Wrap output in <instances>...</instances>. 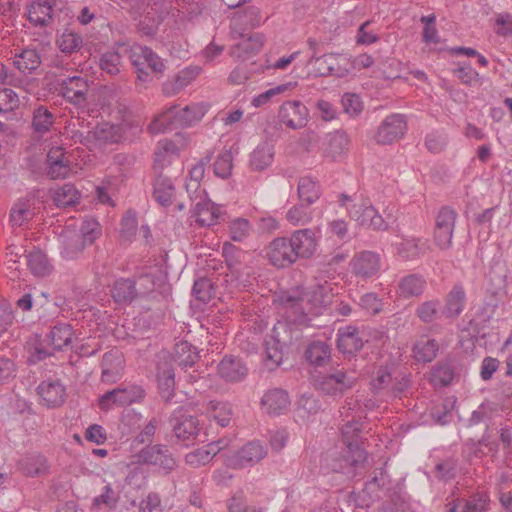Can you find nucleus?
Here are the masks:
<instances>
[{"mask_svg": "<svg viewBox=\"0 0 512 512\" xmlns=\"http://www.w3.org/2000/svg\"><path fill=\"white\" fill-rule=\"evenodd\" d=\"M144 397L145 390L141 386L129 385L106 392L100 397L99 406L102 410H109L112 404L126 406L140 402Z\"/></svg>", "mask_w": 512, "mask_h": 512, "instance_id": "nucleus-8", "label": "nucleus"}, {"mask_svg": "<svg viewBox=\"0 0 512 512\" xmlns=\"http://www.w3.org/2000/svg\"><path fill=\"white\" fill-rule=\"evenodd\" d=\"M130 60L133 66L147 64V68L156 74H162L165 65L161 58L149 47L136 45L131 48Z\"/></svg>", "mask_w": 512, "mask_h": 512, "instance_id": "nucleus-19", "label": "nucleus"}, {"mask_svg": "<svg viewBox=\"0 0 512 512\" xmlns=\"http://www.w3.org/2000/svg\"><path fill=\"white\" fill-rule=\"evenodd\" d=\"M348 212L350 217L361 226L374 230H384L387 227L383 217L371 205L353 204Z\"/></svg>", "mask_w": 512, "mask_h": 512, "instance_id": "nucleus-15", "label": "nucleus"}, {"mask_svg": "<svg viewBox=\"0 0 512 512\" xmlns=\"http://www.w3.org/2000/svg\"><path fill=\"white\" fill-rule=\"evenodd\" d=\"M425 287L426 280L418 274L407 275L398 284L399 293L404 298L420 296Z\"/></svg>", "mask_w": 512, "mask_h": 512, "instance_id": "nucleus-37", "label": "nucleus"}, {"mask_svg": "<svg viewBox=\"0 0 512 512\" xmlns=\"http://www.w3.org/2000/svg\"><path fill=\"white\" fill-rule=\"evenodd\" d=\"M456 218L457 213L449 207H443L437 214L433 239L439 249L447 250L451 247Z\"/></svg>", "mask_w": 512, "mask_h": 512, "instance_id": "nucleus-7", "label": "nucleus"}, {"mask_svg": "<svg viewBox=\"0 0 512 512\" xmlns=\"http://www.w3.org/2000/svg\"><path fill=\"white\" fill-rule=\"evenodd\" d=\"M266 357L265 365L269 370L276 369L283 360L282 344L278 334V327L275 326L271 335L265 341Z\"/></svg>", "mask_w": 512, "mask_h": 512, "instance_id": "nucleus-27", "label": "nucleus"}, {"mask_svg": "<svg viewBox=\"0 0 512 512\" xmlns=\"http://www.w3.org/2000/svg\"><path fill=\"white\" fill-rule=\"evenodd\" d=\"M439 307L438 300H429L421 303L415 313L422 322L431 323L437 318Z\"/></svg>", "mask_w": 512, "mask_h": 512, "instance_id": "nucleus-53", "label": "nucleus"}, {"mask_svg": "<svg viewBox=\"0 0 512 512\" xmlns=\"http://www.w3.org/2000/svg\"><path fill=\"white\" fill-rule=\"evenodd\" d=\"M274 159V146L269 142L259 144L250 154V167L254 171L268 168Z\"/></svg>", "mask_w": 512, "mask_h": 512, "instance_id": "nucleus-31", "label": "nucleus"}, {"mask_svg": "<svg viewBox=\"0 0 512 512\" xmlns=\"http://www.w3.org/2000/svg\"><path fill=\"white\" fill-rule=\"evenodd\" d=\"M119 495L116 491H114L111 485H106L103 488V492L95 497L93 500L94 506H99L104 504L109 509H114L118 503Z\"/></svg>", "mask_w": 512, "mask_h": 512, "instance_id": "nucleus-61", "label": "nucleus"}, {"mask_svg": "<svg viewBox=\"0 0 512 512\" xmlns=\"http://www.w3.org/2000/svg\"><path fill=\"white\" fill-rule=\"evenodd\" d=\"M359 306L370 314H378L382 310V301L375 293H365L359 298Z\"/></svg>", "mask_w": 512, "mask_h": 512, "instance_id": "nucleus-60", "label": "nucleus"}, {"mask_svg": "<svg viewBox=\"0 0 512 512\" xmlns=\"http://www.w3.org/2000/svg\"><path fill=\"white\" fill-rule=\"evenodd\" d=\"M138 464L152 465L161 468L166 474L177 467V461L166 445H146L134 456Z\"/></svg>", "mask_w": 512, "mask_h": 512, "instance_id": "nucleus-5", "label": "nucleus"}, {"mask_svg": "<svg viewBox=\"0 0 512 512\" xmlns=\"http://www.w3.org/2000/svg\"><path fill=\"white\" fill-rule=\"evenodd\" d=\"M358 380L357 373L344 368H332L325 373H319L313 378L316 390L329 396H342L352 390Z\"/></svg>", "mask_w": 512, "mask_h": 512, "instance_id": "nucleus-4", "label": "nucleus"}, {"mask_svg": "<svg viewBox=\"0 0 512 512\" xmlns=\"http://www.w3.org/2000/svg\"><path fill=\"white\" fill-rule=\"evenodd\" d=\"M90 84L86 77H67L58 83L59 94L69 103L83 107L88 102Z\"/></svg>", "mask_w": 512, "mask_h": 512, "instance_id": "nucleus-6", "label": "nucleus"}, {"mask_svg": "<svg viewBox=\"0 0 512 512\" xmlns=\"http://www.w3.org/2000/svg\"><path fill=\"white\" fill-rule=\"evenodd\" d=\"M137 225L136 213L132 210H128L121 220V236L130 240L136 234Z\"/></svg>", "mask_w": 512, "mask_h": 512, "instance_id": "nucleus-57", "label": "nucleus"}, {"mask_svg": "<svg viewBox=\"0 0 512 512\" xmlns=\"http://www.w3.org/2000/svg\"><path fill=\"white\" fill-rule=\"evenodd\" d=\"M220 209L212 202L206 199H201L195 205L192 212V217L200 226H212L219 218Z\"/></svg>", "mask_w": 512, "mask_h": 512, "instance_id": "nucleus-29", "label": "nucleus"}, {"mask_svg": "<svg viewBox=\"0 0 512 512\" xmlns=\"http://www.w3.org/2000/svg\"><path fill=\"white\" fill-rule=\"evenodd\" d=\"M239 36L242 40L231 48L230 55L240 61L258 54L265 42V36L262 33H254L246 38L241 33Z\"/></svg>", "mask_w": 512, "mask_h": 512, "instance_id": "nucleus-18", "label": "nucleus"}, {"mask_svg": "<svg viewBox=\"0 0 512 512\" xmlns=\"http://www.w3.org/2000/svg\"><path fill=\"white\" fill-rule=\"evenodd\" d=\"M38 394L48 407L61 406L66 399V389L60 380H46L39 384Z\"/></svg>", "mask_w": 512, "mask_h": 512, "instance_id": "nucleus-20", "label": "nucleus"}, {"mask_svg": "<svg viewBox=\"0 0 512 512\" xmlns=\"http://www.w3.org/2000/svg\"><path fill=\"white\" fill-rule=\"evenodd\" d=\"M157 280L159 279L152 273H145L138 276L137 280H134L136 283L137 296L145 297L153 292L157 285Z\"/></svg>", "mask_w": 512, "mask_h": 512, "instance_id": "nucleus-55", "label": "nucleus"}, {"mask_svg": "<svg viewBox=\"0 0 512 512\" xmlns=\"http://www.w3.org/2000/svg\"><path fill=\"white\" fill-rule=\"evenodd\" d=\"M57 44L62 52L72 53L81 47L82 38L76 33L66 31L57 40Z\"/></svg>", "mask_w": 512, "mask_h": 512, "instance_id": "nucleus-54", "label": "nucleus"}, {"mask_svg": "<svg viewBox=\"0 0 512 512\" xmlns=\"http://www.w3.org/2000/svg\"><path fill=\"white\" fill-rule=\"evenodd\" d=\"M308 109L300 101H286L279 109L280 122L291 129H300L308 122Z\"/></svg>", "mask_w": 512, "mask_h": 512, "instance_id": "nucleus-11", "label": "nucleus"}, {"mask_svg": "<svg viewBox=\"0 0 512 512\" xmlns=\"http://www.w3.org/2000/svg\"><path fill=\"white\" fill-rule=\"evenodd\" d=\"M308 65L313 66V73L316 76L337 75L342 77L344 72H340L338 65V57L335 54H324L322 56L312 55L308 60Z\"/></svg>", "mask_w": 512, "mask_h": 512, "instance_id": "nucleus-24", "label": "nucleus"}, {"mask_svg": "<svg viewBox=\"0 0 512 512\" xmlns=\"http://www.w3.org/2000/svg\"><path fill=\"white\" fill-rule=\"evenodd\" d=\"M261 404L268 414L279 415L288 409L290 399L285 390L274 388L264 394Z\"/></svg>", "mask_w": 512, "mask_h": 512, "instance_id": "nucleus-22", "label": "nucleus"}, {"mask_svg": "<svg viewBox=\"0 0 512 512\" xmlns=\"http://www.w3.org/2000/svg\"><path fill=\"white\" fill-rule=\"evenodd\" d=\"M156 378L160 396L167 403L174 396L175 373L169 354L158 356Z\"/></svg>", "mask_w": 512, "mask_h": 512, "instance_id": "nucleus-10", "label": "nucleus"}, {"mask_svg": "<svg viewBox=\"0 0 512 512\" xmlns=\"http://www.w3.org/2000/svg\"><path fill=\"white\" fill-rule=\"evenodd\" d=\"M438 348L434 339L418 341L413 348L414 357L419 362H431L436 357Z\"/></svg>", "mask_w": 512, "mask_h": 512, "instance_id": "nucleus-49", "label": "nucleus"}, {"mask_svg": "<svg viewBox=\"0 0 512 512\" xmlns=\"http://www.w3.org/2000/svg\"><path fill=\"white\" fill-rule=\"evenodd\" d=\"M314 216V209L311 204L303 201L293 205L286 213L287 221L294 225L304 226L308 224Z\"/></svg>", "mask_w": 512, "mask_h": 512, "instance_id": "nucleus-40", "label": "nucleus"}, {"mask_svg": "<svg viewBox=\"0 0 512 512\" xmlns=\"http://www.w3.org/2000/svg\"><path fill=\"white\" fill-rule=\"evenodd\" d=\"M175 194V187L171 179L162 172L157 173L153 187V197L162 206L171 204Z\"/></svg>", "mask_w": 512, "mask_h": 512, "instance_id": "nucleus-32", "label": "nucleus"}, {"mask_svg": "<svg viewBox=\"0 0 512 512\" xmlns=\"http://www.w3.org/2000/svg\"><path fill=\"white\" fill-rule=\"evenodd\" d=\"M204 116V110L199 105H189L182 109L176 108L178 125L181 127L192 126Z\"/></svg>", "mask_w": 512, "mask_h": 512, "instance_id": "nucleus-47", "label": "nucleus"}, {"mask_svg": "<svg viewBox=\"0 0 512 512\" xmlns=\"http://www.w3.org/2000/svg\"><path fill=\"white\" fill-rule=\"evenodd\" d=\"M317 250L315 233L311 229L294 231L290 237L275 238L268 246L267 256L277 268H286L298 259H308Z\"/></svg>", "mask_w": 512, "mask_h": 512, "instance_id": "nucleus-2", "label": "nucleus"}, {"mask_svg": "<svg viewBox=\"0 0 512 512\" xmlns=\"http://www.w3.org/2000/svg\"><path fill=\"white\" fill-rule=\"evenodd\" d=\"M232 168L233 156L231 150L222 151L214 163V172L216 176L221 177L222 179H227L231 175Z\"/></svg>", "mask_w": 512, "mask_h": 512, "instance_id": "nucleus-51", "label": "nucleus"}, {"mask_svg": "<svg viewBox=\"0 0 512 512\" xmlns=\"http://www.w3.org/2000/svg\"><path fill=\"white\" fill-rule=\"evenodd\" d=\"M406 130V121L401 114H392L387 116L379 126L375 140L378 144H391L401 138Z\"/></svg>", "mask_w": 512, "mask_h": 512, "instance_id": "nucleus-12", "label": "nucleus"}, {"mask_svg": "<svg viewBox=\"0 0 512 512\" xmlns=\"http://www.w3.org/2000/svg\"><path fill=\"white\" fill-rule=\"evenodd\" d=\"M25 258L28 268L35 276L44 277L50 274L52 267L42 251H32Z\"/></svg>", "mask_w": 512, "mask_h": 512, "instance_id": "nucleus-42", "label": "nucleus"}, {"mask_svg": "<svg viewBox=\"0 0 512 512\" xmlns=\"http://www.w3.org/2000/svg\"><path fill=\"white\" fill-rule=\"evenodd\" d=\"M495 32L499 36L512 37V15L508 12L499 13L495 18Z\"/></svg>", "mask_w": 512, "mask_h": 512, "instance_id": "nucleus-64", "label": "nucleus"}, {"mask_svg": "<svg viewBox=\"0 0 512 512\" xmlns=\"http://www.w3.org/2000/svg\"><path fill=\"white\" fill-rule=\"evenodd\" d=\"M100 68L109 75H117L121 68V55L117 51H107L101 55Z\"/></svg>", "mask_w": 512, "mask_h": 512, "instance_id": "nucleus-52", "label": "nucleus"}, {"mask_svg": "<svg viewBox=\"0 0 512 512\" xmlns=\"http://www.w3.org/2000/svg\"><path fill=\"white\" fill-rule=\"evenodd\" d=\"M192 294L198 301L208 303L216 296V288L210 278L200 277L194 282Z\"/></svg>", "mask_w": 512, "mask_h": 512, "instance_id": "nucleus-45", "label": "nucleus"}, {"mask_svg": "<svg viewBox=\"0 0 512 512\" xmlns=\"http://www.w3.org/2000/svg\"><path fill=\"white\" fill-rule=\"evenodd\" d=\"M267 454L265 447L257 441H252L244 445L236 455V465L244 467L262 460Z\"/></svg>", "mask_w": 512, "mask_h": 512, "instance_id": "nucleus-33", "label": "nucleus"}, {"mask_svg": "<svg viewBox=\"0 0 512 512\" xmlns=\"http://www.w3.org/2000/svg\"><path fill=\"white\" fill-rule=\"evenodd\" d=\"M298 200L313 205L321 196V188L311 177H301L297 185Z\"/></svg>", "mask_w": 512, "mask_h": 512, "instance_id": "nucleus-38", "label": "nucleus"}, {"mask_svg": "<svg viewBox=\"0 0 512 512\" xmlns=\"http://www.w3.org/2000/svg\"><path fill=\"white\" fill-rule=\"evenodd\" d=\"M198 75L197 68H186L176 74L173 79L163 83L162 91L166 96H174L188 86Z\"/></svg>", "mask_w": 512, "mask_h": 512, "instance_id": "nucleus-26", "label": "nucleus"}, {"mask_svg": "<svg viewBox=\"0 0 512 512\" xmlns=\"http://www.w3.org/2000/svg\"><path fill=\"white\" fill-rule=\"evenodd\" d=\"M41 64V57L35 49H24L15 60V65L23 73H31Z\"/></svg>", "mask_w": 512, "mask_h": 512, "instance_id": "nucleus-48", "label": "nucleus"}, {"mask_svg": "<svg viewBox=\"0 0 512 512\" xmlns=\"http://www.w3.org/2000/svg\"><path fill=\"white\" fill-rule=\"evenodd\" d=\"M365 341L357 327L348 326L339 331L337 347L342 353L353 354L362 349Z\"/></svg>", "mask_w": 512, "mask_h": 512, "instance_id": "nucleus-21", "label": "nucleus"}, {"mask_svg": "<svg viewBox=\"0 0 512 512\" xmlns=\"http://www.w3.org/2000/svg\"><path fill=\"white\" fill-rule=\"evenodd\" d=\"M169 424L175 437L183 442L195 440L200 431L198 419L182 409L173 412L169 418Z\"/></svg>", "mask_w": 512, "mask_h": 512, "instance_id": "nucleus-9", "label": "nucleus"}, {"mask_svg": "<svg viewBox=\"0 0 512 512\" xmlns=\"http://www.w3.org/2000/svg\"><path fill=\"white\" fill-rule=\"evenodd\" d=\"M349 145V137L344 131H335L328 135L325 154L331 158H336L342 154Z\"/></svg>", "mask_w": 512, "mask_h": 512, "instance_id": "nucleus-43", "label": "nucleus"}, {"mask_svg": "<svg viewBox=\"0 0 512 512\" xmlns=\"http://www.w3.org/2000/svg\"><path fill=\"white\" fill-rule=\"evenodd\" d=\"M465 291L462 285L456 284L448 293L445 304L447 317H457L464 309Z\"/></svg>", "mask_w": 512, "mask_h": 512, "instance_id": "nucleus-41", "label": "nucleus"}, {"mask_svg": "<svg viewBox=\"0 0 512 512\" xmlns=\"http://www.w3.org/2000/svg\"><path fill=\"white\" fill-rule=\"evenodd\" d=\"M209 407L213 418L221 427L229 425L233 415L231 404L227 402L210 401Z\"/></svg>", "mask_w": 512, "mask_h": 512, "instance_id": "nucleus-50", "label": "nucleus"}, {"mask_svg": "<svg viewBox=\"0 0 512 512\" xmlns=\"http://www.w3.org/2000/svg\"><path fill=\"white\" fill-rule=\"evenodd\" d=\"M352 273L361 278H370L380 269L379 255L371 251H363L353 257L350 262Z\"/></svg>", "mask_w": 512, "mask_h": 512, "instance_id": "nucleus-17", "label": "nucleus"}, {"mask_svg": "<svg viewBox=\"0 0 512 512\" xmlns=\"http://www.w3.org/2000/svg\"><path fill=\"white\" fill-rule=\"evenodd\" d=\"M48 337L54 350H62L71 345L74 337L73 328L66 323L56 324L52 327Z\"/></svg>", "mask_w": 512, "mask_h": 512, "instance_id": "nucleus-36", "label": "nucleus"}, {"mask_svg": "<svg viewBox=\"0 0 512 512\" xmlns=\"http://www.w3.org/2000/svg\"><path fill=\"white\" fill-rule=\"evenodd\" d=\"M54 124V115L45 106L37 107L33 112L32 127L40 135L47 133Z\"/></svg>", "mask_w": 512, "mask_h": 512, "instance_id": "nucleus-44", "label": "nucleus"}, {"mask_svg": "<svg viewBox=\"0 0 512 512\" xmlns=\"http://www.w3.org/2000/svg\"><path fill=\"white\" fill-rule=\"evenodd\" d=\"M53 200L58 207H68L79 200V192L73 184L67 183L55 190Z\"/></svg>", "mask_w": 512, "mask_h": 512, "instance_id": "nucleus-46", "label": "nucleus"}, {"mask_svg": "<svg viewBox=\"0 0 512 512\" xmlns=\"http://www.w3.org/2000/svg\"><path fill=\"white\" fill-rule=\"evenodd\" d=\"M123 138L122 128L118 125L103 123L88 131L84 140L81 142L88 144L93 143L94 146L118 143Z\"/></svg>", "mask_w": 512, "mask_h": 512, "instance_id": "nucleus-14", "label": "nucleus"}, {"mask_svg": "<svg viewBox=\"0 0 512 512\" xmlns=\"http://www.w3.org/2000/svg\"><path fill=\"white\" fill-rule=\"evenodd\" d=\"M53 7L49 1H37L27 8L29 21L35 26H46L52 21Z\"/></svg>", "mask_w": 512, "mask_h": 512, "instance_id": "nucleus-34", "label": "nucleus"}, {"mask_svg": "<svg viewBox=\"0 0 512 512\" xmlns=\"http://www.w3.org/2000/svg\"><path fill=\"white\" fill-rule=\"evenodd\" d=\"M489 498L486 494L478 493L468 499L458 498L453 501L449 512H485Z\"/></svg>", "mask_w": 512, "mask_h": 512, "instance_id": "nucleus-28", "label": "nucleus"}, {"mask_svg": "<svg viewBox=\"0 0 512 512\" xmlns=\"http://www.w3.org/2000/svg\"><path fill=\"white\" fill-rule=\"evenodd\" d=\"M217 374L225 382L236 383L247 376L248 368L240 358L227 355L219 362Z\"/></svg>", "mask_w": 512, "mask_h": 512, "instance_id": "nucleus-16", "label": "nucleus"}, {"mask_svg": "<svg viewBox=\"0 0 512 512\" xmlns=\"http://www.w3.org/2000/svg\"><path fill=\"white\" fill-rule=\"evenodd\" d=\"M19 98L17 94L10 88L0 89V111L9 112L17 108Z\"/></svg>", "mask_w": 512, "mask_h": 512, "instance_id": "nucleus-63", "label": "nucleus"}, {"mask_svg": "<svg viewBox=\"0 0 512 512\" xmlns=\"http://www.w3.org/2000/svg\"><path fill=\"white\" fill-rule=\"evenodd\" d=\"M99 235V224L93 219L85 220L79 231L70 228L63 229L58 237L62 257L65 259L77 258L87 245L94 243Z\"/></svg>", "mask_w": 512, "mask_h": 512, "instance_id": "nucleus-3", "label": "nucleus"}, {"mask_svg": "<svg viewBox=\"0 0 512 512\" xmlns=\"http://www.w3.org/2000/svg\"><path fill=\"white\" fill-rule=\"evenodd\" d=\"M33 216L31 210L27 207L25 203L16 204L10 212V221L13 226H22L24 223L28 222Z\"/></svg>", "mask_w": 512, "mask_h": 512, "instance_id": "nucleus-58", "label": "nucleus"}, {"mask_svg": "<svg viewBox=\"0 0 512 512\" xmlns=\"http://www.w3.org/2000/svg\"><path fill=\"white\" fill-rule=\"evenodd\" d=\"M46 175L51 180L66 178L71 171V161L61 147H53L46 157Z\"/></svg>", "mask_w": 512, "mask_h": 512, "instance_id": "nucleus-13", "label": "nucleus"}, {"mask_svg": "<svg viewBox=\"0 0 512 512\" xmlns=\"http://www.w3.org/2000/svg\"><path fill=\"white\" fill-rule=\"evenodd\" d=\"M180 128L176 117V105H173L153 118L147 130L150 134L165 133Z\"/></svg>", "mask_w": 512, "mask_h": 512, "instance_id": "nucleus-25", "label": "nucleus"}, {"mask_svg": "<svg viewBox=\"0 0 512 512\" xmlns=\"http://www.w3.org/2000/svg\"><path fill=\"white\" fill-rule=\"evenodd\" d=\"M343 451H329L325 460L332 471L345 474L349 478L363 469L367 460V452L363 447L362 424L358 421L347 422L341 429Z\"/></svg>", "mask_w": 512, "mask_h": 512, "instance_id": "nucleus-1", "label": "nucleus"}, {"mask_svg": "<svg viewBox=\"0 0 512 512\" xmlns=\"http://www.w3.org/2000/svg\"><path fill=\"white\" fill-rule=\"evenodd\" d=\"M397 254L405 261H415L426 254L430 247L421 238H403L396 245Z\"/></svg>", "mask_w": 512, "mask_h": 512, "instance_id": "nucleus-23", "label": "nucleus"}, {"mask_svg": "<svg viewBox=\"0 0 512 512\" xmlns=\"http://www.w3.org/2000/svg\"><path fill=\"white\" fill-rule=\"evenodd\" d=\"M199 359L197 349L188 341L176 343L174 348V361L182 368L193 366Z\"/></svg>", "mask_w": 512, "mask_h": 512, "instance_id": "nucleus-39", "label": "nucleus"}, {"mask_svg": "<svg viewBox=\"0 0 512 512\" xmlns=\"http://www.w3.org/2000/svg\"><path fill=\"white\" fill-rule=\"evenodd\" d=\"M234 20L250 28L257 27L261 22L260 10L255 6H249L243 13L237 12Z\"/></svg>", "mask_w": 512, "mask_h": 512, "instance_id": "nucleus-56", "label": "nucleus"}, {"mask_svg": "<svg viewBox=\"0 0 512 512\" xmlns=\"http://www.w3.org/2000/svg\"><path fill=\"white\" fill-rule=\"evenodd\" d=\"M454 377V371L448 364H441L434 368L432 372V379L435 384L441 386L449 385Z\"/></svg>", "mask_w": 512, "mask_h": 512, "instance_id": "nucleus-62", "label": "nucleus"}, {"mask_svg": "<svg viewBox=\"0 0 512 512\" xmlns=\"http://www.w3.org/2000/svg\"><path fill=\"white\" fill-rule=\"evenodd\" d=\"M305 358L311 365L324 366L330 361L331 347L325 341H313L305 350Z\"/></svg>", "mask_w": 512, "mask_h": 512, "instance_id": "nucleus-35", "label": "nucleus"}, {"mask_svg": "<svg viewBox=\"0 0 512 512\" xmlns=\"http://www.w3.org/2000/svg\"><path fill=\"white\" fill-rule=\"evenodd\" d=\"M111 295L116 303L130 304L133 300L138 298L136 283L129 278H120L114 282Z\"/></svg>", "mask_w": 512, "mask_h": 512, "instance_id": "nucleus-30", "label": "nucleus"}, {"mask_svg": "<svg viewBox=\"0 0 512 512\" xmlns=\"http://www.w3.org/2000/svg\"><path fill=\"white\" fill-rule=\"evenodd\" d=\"M333 294L328 285H317L311 291L310 301L317 306H327L331 303Z\"/></svg>", "mask_w": 512, "mask_h": 512, "instance_id": "nucleus-59", "label": "nucleus"}]
</instances>
